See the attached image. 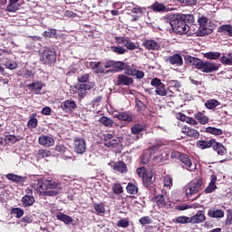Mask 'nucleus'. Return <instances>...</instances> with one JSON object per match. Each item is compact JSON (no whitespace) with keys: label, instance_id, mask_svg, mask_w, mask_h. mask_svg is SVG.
Returning a JSON list of instances; mask_svg holds the SVG:
<instances>
[{"label":"nucleus","instance_id":"1","mask_svg":"<svg viewBox=\"0 0 232 232\" xmlns=\"http://www.w3.org/2000/svg\"><path fill=\"white\" fill-rule=\"evenodd\" d=\"M195 23L193 14H172L169 21L163 23L165 30H174L178 35H186L189 32V25Z\"/></svg>","mask_w":232,"mask_h":232},{"label":"nucleus","instance_id":"2","mask_svg":"<svg viewBox=\"0 0 232 232\" xmlns=\"http://www.w3.org/2000/svg\"><path fill=\"white\" fill-rule=\"evenodd\" d=\"M185 63L188 66H194L196 70H199L203 73H213L218 70V64L213 63L209 61H203L202 59L193 57L191 55L185 56Z\"/></svg>","mask_w":232,"mask_h":232},{"label":"nucleus","instance_id":"3","mask_svg":"<svg viewBox=\"0 0 232 232\" xmlns=\"http://www.w3.org/2000/svg\"><path fill=\"white\" fill-rule=\"evenodd\" d=\"M61 184L54 180H41L36 185V191L44 197H57Z\"/></svg>","mask_w":232,"mask_h":232},{"label":"nucleus","instance_id":"4","mask_svg":"<svg viewBox=\"0 0 232 232\" xmlns=\"http://www.w3.org/2000/svg\"><path fill=\"white\" fill-rule=\"evenodd\" d=\"M40 61L43 64L52 66V64L57 63V53L50 48H46L41 53Z\"/></svg>","mask_w":232,"mask_h":232},{"label":"nucleus","instance_id":"5","mask_svg":"<svg viewBox=\"0 0 232 232\" xmlns=\"http://www.w3.org/2000/svg\"><path fill=\"white\" fill-rule=\"evenodd\" d=\"M170 159H177L178 160L181 161L188 169L193 166L191 158H189V155L184 152L174 150L171 152Z\"/></svg>","mask_w":232,"mask_h":232},{"label":"nucleus","instance_id":"6","mask_svg":"<svg viewBox=\"0 0 232 232\" xmlns=\"http://www.w3.org/2000/svg\"><path fill=\"white\" fill-rule=\"evenodd\" d=\"M198 23L199 24L198 32L199 35L201 37H204V35H208L209 34V28H208V17L204 15H198Z\"/></svg>","mask_w":232,"mask_h":232},{"label":"nucleus","instance_id":"7","mask_svg":"<svg viewBox=\"0 0 232 232\" xmlns=\"http://www.w3.org/2000/svg\"><path fill=\"white\" fill-rule=\"evenodd\" d=\"M60 108L65 113H72L77 110V103L72 99L66 100L61 103Z\"/></svg>","mask_w":232,"mask_h":232},{"label":"nucleus","instance_id":"8","mask_svg":"<svg viewBox=\"0 0 232 232\" xmlns=\"http://www.w3.org/2000/svg\"><path fill=\"white\" fill-rule=\"evenodd\" d=\"M73 146L75 153L78 155H82L86 151V140L82 138H74Z\"/></svg>","mask_w":232,"mask_h":232},{"label":"nucleus","instance_id":"9","mask_svg":"<svg viewBox=\"0 0 232 232\" xmlns=\"http://www.w3.org/2000/svg\"><path fill=\"white\" fill-rule=\"evenodd\" d=\"M142 46L145 50L157 52L160 50V44L153 39H144L142 42Z\"/></svg>","mask_w":232,"mask_h":232},{"label":"nucleus","instance_id":"10","mask_svg":"<svg viewBox=\"0 0 232 232\" xmlns=\"http://www.w3.org/2000/svg\"><path fill=\"white\" fill-rule=\"evenodd\" d=\"M95 83L93 82H88L87 83H82L78 86V95L81 99L86 97L88 90H93Z\"/></svg>","mask_w":232,"mask_h":232},{"label":"nucleus","instance_id":"11","mask_svg":"<svg viewBox=\"0 0 232 232\" xmlns=\"http://www.w3.org/2000/svg\"><path fill=\"white\" fill-rule=\"evenodd\" d=\"M143 186L150 189V191H154L155 189V177H153V172L150 171L146 174V177L142 179Z\"/></svg>","mask_w":232,"mask_h":232},{"label":"nucleus","instance_id":"12","mask_svg":"<svg viewBox=\"0 0 232 232\" xmlns=\"http://www.w3.org/2000/svg\"><path fill=\"white\" fill-rule=\"evenodd\" d=\"M151 202L156 204L159 209H164L168 206V200H166V196L163 194H158L151 198Z\"/></svg>","mask_w":232,"mask_h":232},{"label":"nucleus","instance_id":"13","mask_svg":"<svg viewBox=\"0 0 232 232\" xmlns=\"http://www.w3.org/2000/svg\"><path fill=\"white\" fill-rule=\"evenodd\" d=\"M212 150L213 151H216V153L220 157H224V155L227 154V149L226 148V146L217 141V140H214V142L212 143Z\"/></svg>","mask_w":232,"mask_h":232},{"label":"nucleus","instance_id":"14","mask_svg":"<svg viewBox=\"0 0 232 232\" xmlns=\"http://www.w3.org/2000/svg\"><path fill=\"white\" fill-rule=\"evenodd\" d=\"M133 83V78L129 77L125 74H119L117 77V86H131Z\"/></svg>","mask_w":232,"mask_h":232},{"label":"nucleus","instance_id":"15","mask_svg":"<svg viewBox=\"0 0 232 232\" xmlns=\"http://www.w3.org/2000/svg\"><path fill=\"white\" fill-rule=\"evenodd\" d=\"M169 64H172L173 66H183L184 60L182 59V55L179 53H175L171 56H169L167 59Z\"/></svg>","mask_w":232,"mask_h":232},{"label":"nucleus","instance_id":"16","mask_svg":"<svg viewBox=\"0 0 232 232\" xmlns=\"http://www.w3.org/2000/svg\"><path fill=\"white\" fill-rule=\"evenodd\" d=\"M27 88L31 92H34L36 95H39V93H41V90L44 88V82H43V81L33 82L27 85Z\"/></svg>","mask_w":232,"mask_h":232},{"label":"nucleus","instance_id":"17","mask_svg":"<svg viewBox=\"0 0 232 232\" xmlns=\"http://www.w3.org/2000/svg\"><path fill=\"white\" fill-rule=\"evenodd\" d=\"M181 131L182 133H184V135H186L187 137H190L191 139H195V140H197L198 137H200V132H198V130L191 129L188 126H184L181 129Z\"/></svg>","mask_w":232,"mask_h":232},{"label":"nucleus","instance_id":"18","mask_svg":"<svg viewBox=\"0 0 232 232\" xmlns=\"http://www.w3.org/2000/svg\"><path fill=\"white\" fill-rule=\"evenodd\" d=\"M38 142L41 146H44V148H50L55 144V140L50 136L42 135L38 138Z\"/></svg>","mask_w":232,"mask_h":232},{"label":"nucleus","instance_id":"19","mask_svg":"<svg viewBox=\"0 0 232 232\" xmlns=\"http://www.w3.org/2000/svg\"><path fill=\"white\" fill-rule=\"evenodd\" d=\"M215 141V139L210 140H199L196 142L197 148L199 150H209V148L213 147V142Z\"/></svg>","mask_w":232,"mask_h":232},{"label":"nucleus","instance_id":"20","mask_svg":"<svg viewBox=\"0 0 232 232\" xmlns=\"http://www.w3.org/2000/svg\"><path fill=\"white\" fill-rule=\"evenodd\" d=\"M55 151H57L58 153H62V155H63L65 159H72V157L73 156L72 151H70V149L66 148L63 144L56 145Z\"/></svg>","mask_w":232,"mask_h":232},{"label":"nucleus","instance_id":"21","mask_svg":"<svg viewBox=\"0 0 232 232\" xmlns=\"http://www.w3.org/2000/svg\"><path fill=\"white\" fill-rule=\"evenodd\" d=\"M113 170L117 171L118 173H128V166L126 165V163H124V161H116L114 162L113 166Z\"/></svg>","mask_w":232,"mask_h":232},{"label":"nucleus","instance_id":"22","mask_svg":"<svg viewBox=\"0 0 232 232\" xmlns=\"http://www.w3.org/2000/svg\"><path fill=\"white\" fill-rule=\"evenodd\" d=\"M194 117L197 122H198L199 124L206 125L208 124V122H209V117L206 115L204 111L202 112L201 111L196 112L194 114Z\"/></svg>","mask_w":232,"mask_h":232},{"label":"nucleus","instance_id":"23","mask_svg":"<svg viewBox=\"0 0 232 232\" xmlns=\"http://www.w3.org/2000/svg\"><path fill=\"white\" fill-rule=\"evenodd\" d=\"M191 224H202L206 220V215L204 211L198 210L196 215L190 218Z\"/></svg>","mask_w":232,"mask_h":232},{"label":"nucleus","instance_id":"24","mask_svg":"<svg viewBox=\"0 0 232 232\" xmlns=\"http://www.w3.org/2000/svg\"><path fill=\"white\" fill-rule=\"evenodd\" d=\"M135 102H136L137 111L140 113V115H144V116L148 115V106H146V104L139 99H136Z\"/></svg>","mask_w":232,"mask_h":232},{"label":"nucleus","instance_id":"25","mask_svg":"<svg viewBox=\"0 0 232 232\" xmlns=\"http://www.w3.org/2000/svg\"><path fill=\"white\" fill-rule=\"evenodd\" d=\"M7 180H12V182H15L16 184H23L26 180V177L18 176L15 174H7L5 175Z\"/></svg>","mask_w":232,"mask_h":232},{"label":"nucleus","instance_id":"26","mask_svg":"<svg viewBox=\"0 0 232 232\" xmlns=\"http://www.w3.org/2000/svg\"><path fill=\"white\" fill-rule=\"evenodd\" d=\"M56 218L57 220H60V222H63V224H66L67 226H70V224L73 222V218H72V217L63 212L56 214Z\"/></svg>","mask_w":232,"mask_h":232},{"label":"nucleus","instance_id":"27","mask_svg":"<svg viewBox=\"0 0 232 232\" xmlns=\"http://www.w3.org/2000/svg\"><path fill=\"white\" fill-rule=\"evenodd\" d=\"M224 210L222 209H208V217L210 218H224Z\"/></svg>","mask_w":232,"mask_h":232},{"label":"nucleus","instance_id":"28","mask_svg":"<svg viewBox=\"0 0 232 232\" xmlns=\"http://www.w3.org/2000/svg\"><path fill=\"white\" fill-rule=\"evenodd\" d=\"M115 118L118 119V121H121L123 122H131V121H133V117H131V114L126 111L115 114Z\"/></svg>","mask_w":232,"mask_h":232},{"label":"nucleus","instance_id":"29","mask_svg":"<svg viewBox=\"0 0 232 232\" xmlns=\"http://www.w3.org/2000/svg\"><path fill=\"white\" fill-rule=\"evenodd\" d=\"M217 175H212L208 186L205 189V193H213L217 189Z\"/></svg>","mask_w":232,"mask_h":232},{"label":"nucleus","instance_id":"30","mask_svg":"<svg viewBox=\"0 0 232 232\" xmlns=\"http://www.w3.org/2000/svg\"><path fill=\"white\" fill-rule=\"evenodd\" d=\"M146 130V125L142 123H136L131 126L130 131L132 135H139V133H142Z\"/></svg>","mask_w":232,"mask_h":232},{"label":"nucleus","instance_id":"31","mask_svg":"<svg viewBox=\"0 0 232 232\" xmlns=\"http://www.w3.org/2000/svg\"><path fill=\"white\" fill-rule=\"evenodd\" d=\"M219 34H225L228 37H232V25L231 24H223L218 28Z\"/></svg>","mask_w":232,"mask_h":232},{"label":"nucleus","instance_id":"32","mask_svg":"<svg viewBox=\"0 0 232 232\" xmlns=\"http://www.w3.org/2000/svg\"><path fill=\"white\" fill-rule=\"evenodd\" d=\"M22 204L24 208H30L35 204V198L34 196H24L22 197Z\"/></svg>","mask_w":232,"mask_h":232},{"label":"nucleus","instance_id":"33","mask_svg":"<svg viewBox=\"0 0 232 232\" xmlns=\"http://www.w3.org/2000/svg\"><path fill=\"white\" fill-rule=\"evenodd\" d=\"M194 191H200L202 188H204V181L201 179H197L196 181H192L188 185Z\"/></svg>","mask_w":232,"mask_h":232},{"label":"nucleus","instance_id":"34","mask_svg":"<svg viewBox=\"0 0 232 232\" xmlns=\"http://www.w3.org/2000/svg\"><path fill=\"white\" fill-rule=\"evenodd\" d=\"M100 124H102L106 128H111L113 126V120L106 116H102L99 119Z\"/></svg>","mask_w":232,"mask_h":232},{"label":"nucleus","instance_id":"35","mask_svg":"<svg viewBox=\"0 0 232 232\" xmlns=\"http://www.w3.org/2000/svg\"><path fill=\"white\" fill-rule=\"evenodd\" d=\"M37 113H33L27 121V127L30 129L37 128V124H39V121H37Z\"/></svg>","mask_w":232,"mask_h":232},{"label":"nucleus","instance_id":"36","mask_svg":"<svg viewBox=\"0 0 232 232\" xmlns=\"http://www.w3.org/2000/svg\"><path fill=\"white\" fill-rule=\"evenodd\" d=\"M217 106H220V102H218L216 99H210L205 102V107L208 110H215V108H217Z\"/></svg>","mask_w":232,"mask_h":232},{"label":"nucleus","instance_id":"37","mask_svg":"<svg viewBox=\"0 0 232 232\" xmlns=\"http://www.w3.org/2000/svg\"><path fill=\"white\" fill-rule=\"evenodd\" d=\"M126 190L129 195H137V193H139V187L131 182H129L126 187Z\"/></svg>","mask_w":232,"mask_h":232},{"label":"nucleus","instance_id":"38","mask_svg":"<svg viewBox=\"0 0 232 232\" xmlns=\"http://www.w3.org/2000/svg\"><path fill=\"white\" fill-rule=\"evenodd\" d=\"M156 95H160V97H166L168 95V91L166 90V85L161 83L159 87L155 89Z\"/></svg>","mask_w":232,"mask_h":232},{"label":"nucleus","instance_id":"39","mask_svg":"<svg viewBox=\"0 0 232 232\" xmlns=\"http://www.w3.org/2000/svg\"><path fill=\"white\" fill-rule=\"evenodd\" d=\"M205 59H209L210 61H217V59H220L219 52H208L204 54Z\"/></svg>","mask_w":232,"mask_h":232},{"label":"nucleus","instance_id":"40","mask_svg":"<svg viewBox=\"0 0 232 232\" xmlns=\"http://www.w3.org/2000/svg\"><path fill=\"white\" fill-rule=\"evenodd\" d=\"M37 159H46L48 157H52V151L48 150H39L36 154Z\"/></svg>","mask_w":232,"mask_h":232},{"label":"nucleus","instance_id":"41","mask_svg":"<svg viewBox=\"0 0 232 232\" xmlns=\"http://www.w3.org/2000/svg\"><path fill=\"white\" fill-rule=\"evenodd\" d=\"M111 191L114 195H121V193H124V188L121 183H114Z\"/></svg>","mask_w":232,"mask_h":232},{"label":"nucleus","instance_id":"42","mask_svg":"<svg viewBox=\"0 0 232 232\" xmlns=\"http://www.w3.org/2000/svg\"><path fill=\"white\" fill-rule=\"evenodd\" d=\"M127 66L128 64H126L124 62L114 61L113 68L115 69V72H122L123 70H126Z\"/></svg>","mask_w":232,"mask_h":232},{"label":"nucleus","instance_id":"43","mask_svg":"<svg viewBox=\"0 0 232 232\" xmlns=\"http://www.w3.org/2000/svg\"><path fill=\"white\" fill-rule=\"evenodd\" d=\"M116 226L117 227H122L123 229H126V227H130V219L122 218L116 223Z\"/></svg>","mask_w":232,"mask_h":232},{"label":"nucleus","instance_id":"44","mask_svg":"<svg viewBox=\"0 0 232 232\" xmlns=\"http://www.w3.org/2000/svg\"><path fill=\"white\" fill-rule=\"evenodd\" d=\"M119 142H121V140L114 136L110 141L104 142V146L107 148H117Z\"/></svg>","mask_w":232,"mask_h":232},{"label":"nucleus","instance_id":"45","mask_svg":"<svg viewBox=\"0 0 232 232\" xmlns=\"http://www.w3.org/2000/svg\"><path fill=\"white\" fill-rule=\"evenodd\" d=\"M206 132L211 135H222L224 131L221 129H217L215 127H207Z\"/></svg>","mask_w":232,"mask_h":232},{"label":"nucleus","instance_id":"46","mask_svg":"<svg viewBox=\"0 0 232 232\" xmlns=\"http://www.w3.org/2000/svg\"><path fill=\"white\" fill-rule=\"evenodd\" d=\"M11 215H15V218H21L24 215V210L21 208H13L11 209Z\"/></svg>","mask_w":232,"mask_h":232},{"label":"nucleus","instance_id":"47","mask_svg":"<svg viewBox=\"0 0 232 232\" xmlns=\"http://www.w3.org/2000/svg\"><path fill=\"white\" fill-rule=\"evenodd\" d=\"M111 51L118 55H123V53H126V49L122 46H111Z\"/></svg>","mask_w":232,"mask_h":232},{"label":"nucleus","instance_id":"48","mask_svg":"<svg viewBox=\"0 0 232 232\" xmlns=\"http://www.w3.org/2000/svg\"><path fill=\"white\" fill-rule=\"evenodd\" d=\"M220 63L225 65L231 66L232 65V53L228 54L227 56H222L220 58Z\"/></svg>","mask_w":232,"mask_h":232},{"label":"nucleus","instance_id":"49","mask_svg":"<svg viewBox=\"0 0 232 232\" xmlns=\"http://www.w3.org/2000/svg\"><path fill=\"white\" fill-rule=\"evenodd\" d=\"M151 7L154 12H164L166 10V6L159 2L154 3Z\"/></svg>","mask_w":232,"mask_h":232},{"label":"nucleus","instance_id":"50","mask_svg":"<svg viewBox=\"0 0 232 232\" xmlns=\"http://www.w3.org/2000/svg\"><path fill=\"white\" fill-rule=\"evenodd\" d=\"M176 222H178V224H191V218L180 216L176 218Z\"/></svg>","mask_w":232,"mask_h":232},{"label":"nucleus","instance_id":"51","mask_svg":"<svg viewBox=\"0 0 232 232\" xmlns=\"http://www.w3.org/2000/svg\"><path fill=\"white\" fill-rule=\"evenodd\" d=\"M180 82L177 81V80H171L169 82V88H172L174 90V92H179L180 90Z\"/></svg>","mask_w":232,"mask_h":232},{"label":"nucleus","instance_id":"52","mask_svg":"<svg viewBox=\"0 0 232 232\" xmlns=\"http://www.w3.org/2000/svg\"><path fill=\"white\" fill-rule=\"evenodd\" d=\"M161 146H165L164 141L162 140H157L154 145L151 146L150 150L151 151H159V149Z\"/></svg>","mask_w":232,"mask_h":232},{"label":"nucleus","instance_id":"53","mask_svg":"<svg viewBox=\"0 0 232 232\" xmlns=\"http://www.w3.org/2000/svg\"><path fill=\"white\" fill-rule=\"evenodd\" d=\"M139 222H140V226H147V225L151 224L153 222V220L150 217L144 216L139 219Z\"/></svg>","mask_w":232,"mask_h":232},{"label":"nucleus","instance_id":"54","mask_svg":"<svg viewBox=\"0 0 232 232\" xmlns=\"http://www.w3.org/2000/svg\"><path fill=\"white\" fill-rule=\"evenodd\" d=\"M55 35H57V30L55 29H49L43 33L44 37H49L50 39H52V37H55Z\"/></svg>","mask_w":232,"mask_h":232},{"label":"nucleus","instance_id":"55","mask_svg":"<svg viewBox=\"0 0 232 232\" xmlns=\"http://www.w3.org/2000/svg\"><path fill=\"white\" fill-rule=\"evenodd\" d=\"M136 173L139 177H140L143 179L146 177V175H148V173L150 172L146 170V168L140 167L136 169Z\"/></svg>","mask_w":232,"mask_h":232},{"label":"nucleus","instance_id":"56","mask_svg":"<svg viewBox=\"0 0 232 232\" xmlns=\"http://www.w3.org/2000/svg\"><path fill=\"white\" fill-rule=\"evenodd\" d=\"M5 10H6V12H17V10H19V5L9 2Z\"/></svg>","mask_w":232,"mask_h":232},{"label":"nucleus","instance_id":"57","mask_svg":"<svg viewBox=\"0 0 232 232\" xmlns=\"http://www.w3.org/2000/svg\"><path fill=\"white\" fill-rule=\"evenodd\" d=\"M150 159L151 154H150L149 152H144L140 157L141 164H148Z\"/></svg>","mask_w":232,"mask_h":232},{"label":"nucleus","instance_id":"58","mask_svg":"<svg viewBox=\"0 0 232 232\" xmlns=\"http://www.w3.org/2000/svg\"><path fill=\"white\" fill-rule=\"evenodd\" d=\"M17 137H15L14 135H7L5 136V142H7V144H15V142H17Z\"/></svg>","mask_w":232,"mask_h":232},{"label":"nucleus","instance_id":"59","mask_svg":"<svg viewBox=\"0 0 232 232\" xmlns=\"http://www.w3.org/2000/svg\"><path fill=\"white\" fill-rule=\"evenodd\" d=\"M90 81V74L85 73L82 74V76L78 77V82H84L85 84H88V82Z\"/></svg>","mask_w":232,"mask_h":232},{"label":"nucleus","instance_id":"60","mask_svg":"<svg viewBox=\"0 0 232 232\" xmlns=\"http://www.w3.org/2000/svg\"><path fill=\"white\" fill-rule=\"evenodd\" d=\"M124 46L125 48H127V50H137V45L135 44V43L130 41L129 39H127Z\"/></svg>","mask_w":232,"mask_h":232},{"label":"nucleus","instance_id":"61","mask_svg":"<svg viewBox=\"0 0 232 232\" xmlns=\"http://www.w3.org/2000/svg\"><path fill=\"white\" fill-rule=\"evenodd\" d=\"M197 191L194 190L189 185L188 187V188L186 189V197L187 198H191V197H193V195H197Z\"/></svg>","mask_w":232,"mask_h":232},{"label":"nucleus","instance_id":"62","mask_svg":"<svg viewBox=\"0 0 232 232\" xmlns=\"http://www.w3.org/2000/svg\"><path fill=\"white\" fill-rule=\"evenodd\" d=\"M161 84H164V83L159 78H153L150 82V85H152L156 89L159 88Z\"/></svg>","mask_w":232,"mask_h":232},{"label":"nucleus","instance_id":"63","mask_svg":"<svg viewBox=\"0 0 232 232\" xmlns=\"http://www.w3.org/2000/svg\"><path fill=\"white\" fill-rule=\"evenodd\" d=\"M94 209H95L96 213H104L106 211V208H104V205H102V204L94 205Z\"/></svg>","mask_w":232,"mask_h":232},{"label":"nucleus","instance_id":"64","mask_svg":"<svg viewBox=\"0 0 232 232\" xmlns=\"http://www.w3.org/2000/svg\"><path fill=\"white\" fill-rule=\"evenodd\" d=\"M133 77H136V79H144V72H142L140 70L134 69Z\"/></svg>","mask_w":232,"mask_h":232}]
</instances>
